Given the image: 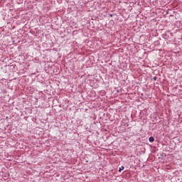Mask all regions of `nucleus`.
Wrapping results in <instances>:
<instances>
[{
    "instance_id": "nucleus-1",
    "label": "nucleus",
    "mask_w": 182,
    "mask_h": 182,
    "mask_svg": "<svg viewBox=\"0 0 182 182\" xmlns=\"http://www.w3.org/2000/svg\"><path fill=\"white\" fill-rule=\"evenodd\" d=\"M149 141L151 143H153V141H154V137L150 136L149 139Z\"/></svg>"
},
{
    "instance_id": "nucleus-2",
    "label": "nucleus",
    "mask_w": 182,
    "mask_h": 182,
    "mask_svg": "<svg viewBox=\"0 0 182 182\" xmlns=\"http://www.w3.org/2000/svg\"><path fill=\"white\" fill-rule=\"evenodd\" d=\"M122 170H124V166H121L119 169V173L122 171Z\"/></svg>"
}]
</instances>
